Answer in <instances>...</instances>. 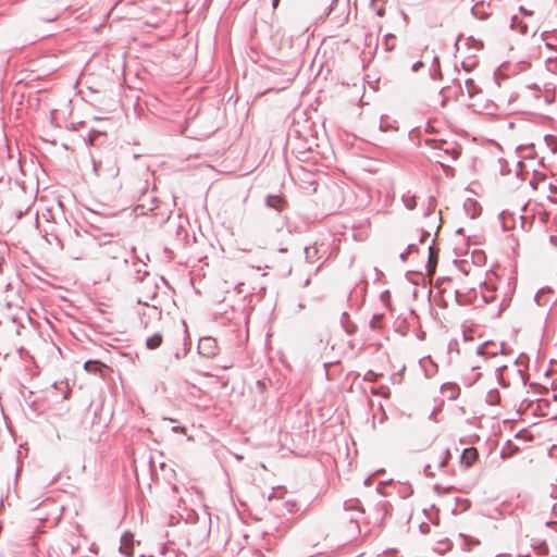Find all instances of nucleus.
Wrapping results in <instances>:
<instances>
[{
  "label": "nucleus",
  "instance_id": "obj_1",
  "mask_svg": "<svg viewBox=\"0 0 557 557\" xmlns=\"http://www.w3.org/2000/svg\"><path fill=\"white\" fill-rule=\"evenodd\" d=\"M265 206L275 211L267 216L269 227L273 228L277 233L286 228L288 234H292L294 232L292 224L287 216L282 214L287 207V201L282 196L269 195L265 198Z\"/></svg>",
  "mask_w": 557,
  "mask_h": 557
},
{
  "label": "nucleus",
  "instance_id": "obj_2",
  "mask_svg": "<svg viewBox=\"0 0 557 557\" xmlns=\"http://www.w3.org/2000/svg\"><path fill=\"white\" fill-rule=\"evenodd\" d=\"M92 171L97 176L114 178L119 174V166L114 157L107 156L99 161L92 159Z\"/></svg>",
  "mask_w": 557,
  "mask_h": 557
},
{
  "label": "nucleus",
  "instance_id": "obj_3",
  "mask_svg": "<svg viewBox=\"0 0 557 557\" xmlns=\"http://www.w3.org/2000/svg\"><path fill=\"white\" fill-rule=\"evenodd\" d=\"M140 296L138 297V304H143L145 306H149V301L153 300L158 295V285L154 282V278H148L141 281V286L139 287Z\"/></svg>",
  "mask_w": 557,
  "mask_h": 557
},
{
  "label": "nucleus",
  "instance_id": "obj_4",
  "mask_svg": "<svg viewBox=\"0 0 557 557\" xmlns=\"http://www.w3.org/2000/svg\"><path fill=\"white\" fill-rule=\"evenodd\" d=\"M455 295L458 305L469 306L476 304L479 292L474 287H465L462 289L456 290Z\"/></svg>",
  "mask_w": 557,
  "mask_h": 557
},
{
  "label": "nucleus",
  "instance_id": "obj_5",
  "mask_svg": "<svg viewBox=\"0 0 557 557\" xmlns=\"http://www.w3.org/2000/svg\"><path fill=\"white\" fill-rule=\"evenodd\" d=\"M198 352L206 358L214 357L218 354L216 341L210 336L200 338Z\"/></svg>",
  "mask_w": 557,
  "mask_h": 557
},
{
  "label": "nucleus",
  "instance_id": "obj_6",
  "mask_svg": "<svg viewBox=\"0 0 557 557\" xmlns=\"http://www.w3.org/2000/svg\"><path fill=\"white\" fill-rule=\"evenodd\" d=\"M502 349L503 346L496 343L485 342L478 347V355L482 356L485 360L488 358H497Z\"/></svg>",
  "mask_w": 557,
  "mask_h": 557
},
{
  "label": "nucleus",
  "instance_id": "obj_7",
  "mask_svg": "<svg viewBox=\"0 0 557 557\" xmlns=\"http://www.w3.org/2000/svg\"><path fill=\"white\" fill-rule=\"evenodd\" d=\"M476 458H478V450H476V448L469 447V448L463 449V451L461 454V457H460V462L465 467L469 468V467H471L474 463Z\"/></svg>",
  "mask_w": 557,
  "mask_h": 557
},
{
  "label": "nucleus",
  "instance_id": "obj_8",
  "mask_svg": "<svg viewBox=\"0 0 557 557\" xmlns=\"http://www.w3.org/2000/svg\"><path fill=\"white\" fill-rule=\"evenodd\" d=\"M463 209L471 219L479 216L481 213V206L473 199L468 198L463 203Z\"/></svg>",
  "mask_w": 557,
  "mask_h": 557
},
{
  "label": "nucleus",
  "instance_id": "obj_9",
  "mask_svg": "<svg viewBox=\"0 0 557 557\" xmlns=\"http://www.w3.org/2000/svg\"><path fill=\"white\" fill-rule=\"evenodd\" d=\"M450 457V451L448 448L441 450L437 456L432 458L433 465H435L438 469L444 468L447 465V461Z\"/></svg>",
  "mask_w": 557,
  "mask_h": 557
},
{
  "label": "nucleus",
  "instance_id": "obj_10",
  "mask_svg": "<svg viewBox=\"0 0 557 557\" xmlns=\"http://www.w3.org/2000/svg\"><path fill=\"white\" fill-rule=\"evenodd\" d=\"M120 552L128 556L133 552V535L124 534L121 539Z\"/></svg>",
  "mask_w": 557,
  "mask_h": 557
},
{
  "label": "nucleus",
  "instance_id": "obj_11",
  "mask_svg": "<svg viewBox=\"0 0 557 557\" xmlns=\"http://www.w3.org/2000/svg\"><path fill=\"white\" fill-rule=\"evenodd\" d=\"M550 299H552L550 290H546V289L539 290L534 296L535 302L541 307L547 306L550 302Z\"/></svg>",
  "mask_w": 557,
  "mask_h": 557
},
{
  "label": "nucleus",
  "instance_id": "obj_12",
  "mask_svg": "<svg viewBox=\"0 0 557 557\" xmlns=\"http://www.w3.org/2000/svg\"><path fill=\"white\" fill-rule=\"evenodd\" d=\"M161 343L162 336L159 333H156L146 339V346L148 349H156L161 345Z\"/></svg>",
  "mask_w": 557,
  "mask_h": 557
},
{
  "label": "nucleus",
  "instance_id": "obj_13",
  "mask_svg": "<svg viewBox=\"0 0 557 557\" xmlns=\"http://www.w3.org/2000/svg\"><path fill=\"white\" fill-rule=\"evenodd\" d=\"M437 263V253L433 249L432 246L429 247V261H428V272L432 273L435 271V267Z\"/></svg>",
  "mask_w": 557,
  "mask_h": 557
},
{
  "label": "nucleus",
  "instance_id": "obj_14",
  "mask_svg": "<svg viewBox=\"0 0 557 557\" xmlns=\"http://www.w3.org/2000/svg\"><path fill=\"white\" fill-rule=\"evenodd\" d=\"M405 207L409 210H412L416 208V196L411 195L409 191L401 197Z\"/></svg>",
  "mask_w": 557,
  "mask_h": 557
},
{
  "label": "nucleus",
  "instance_id": "obj_15",
  "mask_svg": "<svg viewBox=\"0 0 557 557\" xmlns=\"http://www.w3.org/2000/svg\"><path fill=\"white\" fill-rule=\"evenodd\" d=\"M317 255H318V248L315 246H308L305 248V257L308 262H310V263L314 262Z\"/></svg>",
  "mask_w": 557,
  "mask_h": 557
},
{
  "label": "nucleus",
  "instance_id": "obj_16",
  "mask_svg": "<svg viewBox=\"0 0 557 557\" xmlns=\"http://www.w3.org/2000/svg\"><path fill=\"white\" fill-rule=\"evenodd\" d=\"M466 89L470 97H473L475 94L480 91V88L475 85L474 81L471 78L466 79Z\"/></svg>",
  "mask_w": 557,
  "mask_h": 557
},
{
  "label": "nucleus",
  "instance_id": "obj_17",
  "mask_svg": "<svg viewBox=\"0 0 557 557\" xmlns=\"http://www.w3.org/2000/svg\"><path fill=\"white\" fill-rule=\"evenodd\" d=\"M102 367V363L96 360H87L84 363V369L88 372H97Z\"/></svg>",
  "mask_w": 557,
  "mask_h": 557
},
{
  "label": "nucleus",
  "instance_id": "obj_18",
  "mask_svg": "<svg viewBox=\"0 0 557 557\" xmlns=\"http://www.w3.org/2000/svg\"><path fill=\"white\" fill-rule=\"evenodd\" d=\"M500 395L497 389H491L486 395V401L490 405H497L499 403Z\"/></svg>",
  "mask_w": 557,
  "mask_h": 557
},
{
  "label": "nucleus",
  "instance_id": "obj_19",
  "mask_svg": "<svg viewBox=\"0 0 557 557\" xmlns=\"http://www.w3.org/2000/svg\"><path fill=\"white\" fill-rule=\"evenodd\" d=\"M384 314L383 313H376L372 317L371 321H370V327L372 330H380L382 324V319H383Z\"/></svg>",
  "mask_w": 557,
  "mask_h": 557
},
{
  "label": "nucleus",
  "instance_id": "obj_20",
  "mask_svg": "<svg viewBox=\"0 0 557 557\" xmlns=\"http://www.w3.org/2000/svg\"><path fill=\"white\" fill-rule=\"evenodd\" d=\"M136 273L138 275L137 278L140 281L151 278L149 272L147 270H143L141 268L137 269Z\"/></svg>",
  "mask_w": 557,
  "mask_h": 557
},
{
  "label": "nucleus",
  "instance_id": "obj_21",
  "mask_svg": "<svg viewBox=\"0 0 557 557\" xmlns=\"http://www.w3.org/2000/svg\"><path fill=\"white\" fill-rule=\"evenodd\" d=\"M471 12L475 17H479L481 20L487 16V14H483V12H480V7L478 4L471 9Z\"/></svg>",
  "mask_w": 557,
  "mask_h": 557
},
{
  "label": "nucleus",
  "instance_id": "obj_22",
  "mask_svg": "<svg viewBox=\"0 0 557 557\" xmlns=\"http://www.w3.org/2000/svg\"><path fill=\"white\" fill-rule=\"evenodd\" d=\"M506 366L499 361H496L494 363V369H495V375L498 380H500V370L505 369Z\"/></svg>",
  "mask_w": 557,
  "mask_h": 557
},
{
  "label": "nucleus",
  "instance_id": "obj_23",
  "mask_svg": "<svg viewBox=\"0 0 557 557\" xmlns=\"http://www.w3.org/2000/svg\"><path fill=\"white\" fill-rule=\"evenodd\" d=\"M481 297H482L484 302H491L495 298L493 293L484 294L482 290H481Z\"/></svg>",
  "mask_w": 557,
  "mask_h": 557
},
{
  "label": "nucleus",
  "instance_id": "obj_24",
  "mask_svg": "<svg viewBox=\"0 0 557 557\" xmlns=\"http://www.w3.org/2000/svg\"><path fill=\"white\" fill-rule=\"evenodd\" d=\"M389 297H391V296H389V292H388V290H384V292L381 294V296H380L381 300L383 301V304H384L385 306H387V305H388Z\"/></svg>",
  "mask_w": 557,
  "mask_h": 557
},
{
  "label": "nucleus",
  "instance_id": "obj_25",
  "mask_svg": "<svg viewBox=\"0 0 557 557\" xmlns=\"http://www.w3.org/2000/svg\"><path fill=\"white\" fill-rule=\"evenodd\" d=\"M432 467L433 465L432 463H428L425 467H424V473L426 476H434V472L432 471Z\"/></svg>",
  "mask_w": 557,
  "mask_h": 557
},
{
  "label": "nucleus",
  "instance_id": "obj_26",
  "mask_svg": "<svg viewBox=\"0 0 557 557\" xmlns=\"http://www.w3.org/2000/svg\"><path fill=\"white\" fill-rule=\"evenodd\" d=\"M422 66H423V62H421V61H417V62L412 65V71H413V72H418Z\"/></svg>",
  "mask_w": 557,
  "mask_h": 557
},
{
  "label": "nucleus",
  "instance_id": "obj_27",
  "mask_svg": "<svg viewBox=\"0 0 557 557\" xmlns=\"http://www.w3.org/2000/svg\"><path fill=\"white\" fill-rule=\"evenodd\" d=\"M408 255H409V251H404L399 255V258L403 260V261H406L407 258H408Z\"/></svg>",
  "mask_w": 557,
  "mask_h": 557
},
{
  "label": "nucleus",
  "instance_id": "obj_28",
  "mask_svg": "<svg viewBox=\"0 0 557 557\" xmlns=\"http://www.w3.org/2000/svg\"><path fill=\"white\" fill-rule=\"evenodd\" d=\"M376 14H377L379 16H383V15L385 14V9H384L383 7H382V8H380V9H377V10H376Z\"/></svg>",
  "mask_w": 557,
  "mask_h": 557
},
{
  "label": "nucleus",
  "instance_id": "obj_29",
  "mask_svg": "<svg viewBox=\"0 0 557 557\" xmlns=\"http://www.w3.org/2000/svg\"><path fill=\"white\" fill-rule=\"evenodd\" d=\"M416 248H417V246H416L414 244H410V245L408 246L407 251H409V253H410V252H411L413 249H416Z\"/></svg>",
  "mask_w": 557,
  "mask_h": 557
},
{
  "label": "nucleus",
  "instance_id": "obj_30",
  "mask_svg": "<svg viewBox=\"0 0 557 557\" xmlns=\"http://www.w3.org/2000/svg\"><path fill=\"white\" fill-rule=\"evenodd\" d=\"M430 236L429 233H424L420 239L421 243H423L428 237Z\"/></svg>",
  "mask_w": 557,
  "mask_h": 557
},
{
  "label": "nucleus",
  "instance_id": "obj_31",
  "mask_svg": "<svg viewBox=\"0 0 557 557\" xmlns=\"http://www.w3.org/2000/svg\"><path fill=\"white\" fill-rule=\"evenodd\" d=\"M550 243L557 245V236H550Z\"/></svg>",
  "mask_w": 557,
  "mask_h": 557
},
{
  "label": "nucleus",
  "instance_id": "obj_32",
  "mask_svg": "<svg viewBox=\"0 0 557 557\" xmlns=\"http://www.w3.org/2000/svg\"><path fill=\"white\" fill-rule=\"evenodd\" d=\"M280 3V0H272V7L276 8Z\"/></svg>",
  "mask_w": 557,
  "mask_h": 557
},
{
  "label": "nucleus",
  "instance_id": "obj_33",
  "mask_svg": "<svg viewBox=\"0 0 557 557\" xmlns=\"http://www.w3.org/2000/svg\"><path fill=\"white\" fill-rule=\"evenodd\" d=\"M433 63L438 65V57L437 55H434L433 57Z\"/></svg>",
  "mask_w": 557,
  "mask_h": 557
},
{
  "label": "nucleus",
  "instance_id": "obj_34",
  "mask_svg": "<svg viewBox=\"0 0 557 557\" xmlns=\"http://www.w3.org/2000/svg\"><path fill=\"white\" fill-rule=\"evenodd\" d=\"M522 33H523V34H527V33H528L527 27H524V28L522 29Z\"/></svg>",
  "mask_w": 557,
  "mask_h": 557
},
{
  "label": "nucleus",
  "instance_id": "obj_35",
  "mask_svg": "<svg viewBox=\"0 0 557 557\" xmlns=\"http://www.w3.org/2000/svg\"><path fill=\"white\" fill-rule=\"evenodd\" d=\"M309 283H310V278H307L305 284L308 285Z\"/></svg>",
  "mask_w": 557,
  "mask_h": 557
},
{
  "label": "nucleus",
  "instance_id": "obj_36",
  "mask_svg": "<svg viewBox=\"0 0 557 557\" xmlns=\"http://www.w3.org/2000/svg\"><path fill=\"white\" fill-rule=\"evenodd\" d=\"M376 0H371V3L373 4Z\"/></svg>",
  "mask_w": 557,
  "mask_h": 557
}]
</instances>
